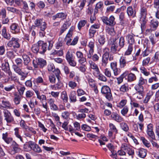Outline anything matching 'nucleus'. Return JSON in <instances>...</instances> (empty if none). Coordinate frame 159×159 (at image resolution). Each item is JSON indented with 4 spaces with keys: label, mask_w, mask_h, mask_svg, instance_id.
I'll return each mask as SVG.
<instances>
[{
    "label": "nucleus",
    "mask_w": 159,
    "mask_h": 159,
    "mask_svg": "<svg viewBox=\"0 0 159 159\" xmlns=\"http://www.w3.org/2000/svg\"><path fill=\"white\" fill-rule=\"evenodd\" d=\"M53 43V42L52 41H49L46 43H44L41 41H39L37 43L33 45L31 50L34 53L43 54L47 49L50 50L52 49Z\"/></svg>",
    "instance_id": "nucleus-1"
},
{
    "label": "nucleus",
    "mask_w": 159,
    "mask_h": 159,
    "mask_svg": "<svg viewBox=\"0 0 159 159\" xmlns=\"http://www.w3.org/2000/svg\"><path fill=\"white\" fill-rule=\"evenodd\" d=\"M34 24L36 27H39L40 29L39 35L41 37L44 36L45 32V30L47 28V24L45 21L41 19H36L34 21Z\"/></svg>",
    "instance_id": "nucleus-2"
},
{
    "label": "nucleus",
    "mask_w": 159,
    "mask_h": 159,
    "mask_svg": "<svg viewBox=\"0 0 159 159\" xmlns=\"http://www.w3.org/2000/svg\"><path fill=\"white\" fill-rule=\"evenodd\" d=\"M103 52L104 53L102 57L101 66L103 67H106L108 63L109 56V49L107 48H106L104 49Z\"/></svg>",
    "instance_id": "nucleus-3"
},
{
    "label": "nucleus",
    "mask_w": 159,
    "mask_h": 159,
    "mask_svg": "<svg viewBox=\"0 0 159 159\" xmlns=\"http://www.w3.org/2000/svg\"><path fill=\"white\" fill-rule=\"evenodd\" d=\"M101 93L104 94L106 98L109 100L112 99V94L110 88L107 86H103L101 89Z\"/></svg>",
    "instance_id": "nucleus-4"
},
{
    "label": "nucleus",
    "mask_w": 159,
    "mask_h": 159,
    "mask_svg": "<svg viewBox=\"0 0 159 159\" xmlns=\"http://www.w3.org/2000/svg\"><path fill=\"white\" fill-rule=\"evenodd\" d=\"M90 66L91 68V70L92 72L93 75L94 76H97L100 71L98 65L92 61H89Z\"/></svg>",
    "instance_id": "nucleus-5"
},
{
    "label": "nucleus",
    "mask_w": 159,
    "mask_h": 159,
    "mask_svg": "<svg viewBox=\"0 0 159 159\" xmlns=\"http://www.w3.org/2000/svg\"><path fill=\"white\" fill-rule=\"evenodd\" d=\"M102 20L103 22L107 25L113 26L116 24V22L114 21L115 18L113 16H111L109 18L103 16Z\"/></svg>",
    "instance_id": "nucleus-6"
},
{
    "label": "nucleus",
    "mask_w": 159,
    "mask_h": 159,
    "mask_svg": "<svg viewBox=\"0 0 159 159\" xmlns=\"http://www.w3.org/2000/svg\"><path fill=\"white\" fill-rule=\"evenodd\" d=\"M3 113L4 120L7 123H10L14 121V117L8 110H4Z\"/></svg>",
    "instance_id": "nucleus-7"
},
{
    "label": "nucleus",
    "mask_w": 159,
    "mask_h": 159,
    "mask_svg": "<svg viewBox=\"0 0 159 159\" xmlns=\"http://www.w3.org/2000/svg\"><path fill=\"white\" fill-rule=\"evenodd\" d=\"M117 39L116 38H113L111 40L110 44H111V51L113 53H116L117 51H119L118 50L119 48L118 46L117 42H116Z\"/></svg>",
    "instance_id": "nucleus-8"
},
{
    "label": "nucleus",
    "mask_w": 159,
    "mask_h": 159,
    "mask_svg": "<svg viewBox=\"0 0 159 159\" xmlns=\"http://www.w3.org/2000/svg\"><path fill=\"white\" fill-rule=\"evenodd\" d=\"M7 45L9 47L12 46L14 48H19L20 47L18 39L14 38H12L11 40L7 43Z\"/></svg>",
    "instance_id": "nucleus-9"
},
{
    "label": "nucleus",
    "mask_w": 159,
    "mask_h": 159,
    "mask_svg": "<svg viewBox=\"0 0 159 159\" xmlns=\"http://www.w3.org/2000/svg\"><path fill=\"white\" fill-rule=\"evenodd\" d=\"M121 148L123 149L126 151L129 155H133L134 154V150L131 147L127 144L125 143L122 144Z\"/></svg>",
    "instance_id": "nucleus-10"
},
{
    "label": "nucleus",
    "mask_w": 159,
    "mask_h": 159,
    "mask_svg": "<svg viewBox=\"0 0 159 159\" xmlns=\"http://www.w3.org/2000/svg\"><path fill=\"white\" fill-rule=\"evenodd\" d=\"M34 143V142L31 141L26 142L23 145L24 150L26 152L30 151L32 150Z\"/></svg>",
    "instance_id": "nucleus-11"
},
{
    "label": "nucleus",
    "mask_w": 159,
    "mask_h": 159,
    "mask_svg": "<svg viewBox=\"0 0 159 159\" xmlns=\"http://www.w3.org/2000/svg\"><path fill=\"white\" fill-rule=\"evenodd\" d=\"M111 117L112 120L118 122H121L124 120L123 118L121 116L116 112H112Z\"/></svg>",
    "instance_id": "nucleus-12"
},
{
    "label": "nucleus",
    "mask_w": 159,
    "mask_h": 159,
    "mask_svg": "<svg viewBox=\"0 0 159 159\" xmlns=\"http://www.w3.org/2000/svg\"><path fill=\"white\" fill-rule=\"evenodd\" d=\"M1 68L2 70L7 73V74L11 73L9 65L7 61H5L2 64Z\"/></svg>",
    "instance_id": "nucleus-13"
},
{
    "label": "nucleus",
    "mask_w": 159,
    "mask_h": 159,
    "mask_svg": "<svg viewBox=\"0 0 159 159\" xmlns=\"http://www.w3.org/2000/svg\"><path fill=\"white\" fill-rule=\"evenodd\" d=\"M127 14L129 17L134 18L136 16V11L133 10L131 6L128 7L127 9Z\"/></svg>",
    "instance_id": "nucleus-14"
},
{
    "label": "nucleus",
    "mask_w": 159,
    "mask_h": 159,
    "mask_svg": "<svg viewBox=\"0 0 159 159\" xmlns=\"http://www.w3.org/2000/svg\"><path fill=\"white\" fill-rule=\"evenodd\" d=\"M66 16L67 14L66 13L61 12L58 13L56 15L53 16L52 19L54 20H55L57 18L61 19V20H63L66 18Z\"/></svg>",
    "instance_id": "nucleus-15"
},
{
    "label": "nucleus",
    "mask_w": 159,
    "mask_h": 159,
    "mask_svg": "<svg viewBox=\"0 0 159 159\" xmlns=\"http://www.w3.org/2000/svg\"><path fill=\"white\" fill-rule=\"evenodd\" d=\"M12 149L11 152L13 154L19 152L20 148L19 147V145L16 142H14L12 145Z\"/></svg>",
    "instance_id": "nucleus-16"
},
{
    "label": "nucleus",
    "mask_w": 159,
    "mask_h": 159,
    "mask_svg": "<svg viewBox=\"0 0 159 159\" xmlns=\"http://www.w3.org/2000/svg\"><path fill=\"white\" fill-rule=\"evenodd\" d=\"M128 63L123 57H121L119 60L120 67V68H124Z\"/></svg>",
    "instance_id": "nucleus-17"
},
{
    "label": "nucleus",
    "mask_w": 159,
    "mask_h": 159,
    "mask_svg": "<svg viewBox=\"0 0 159 159\" xmlns=\"http://www.w3.org/2000/svg\"><path fill=\"white\" fill-rule=\"evenodd\" d=\"M2 139L7 144L10 143L12 141V138L8 137V134L7 132L2 134Z\"/></svg>",
    "instance_id": "nucleus-18"
},
{
    "label": "nucleus",
    "mask_w": 159,
    "mask_h": 159,
    "mask_svg": "<svg viewBox=\"0 0 159 159\" xmlns=\"http://www.w3.org/2000/svg\"><path fill=\"white\" fill-rule=\"evenodd\" d=\"M23 63L25 65L28 66L31 61L30 57L26 54L22 55Z\"/></svg>",
    "instance_id": "nucleus-19"
},
{
    "label": "nucleus",
    "mask_w": 159,
    "mask_h": 159,
    "mask_svg": "<svg viewBox=\"0 0 159 159\" xmlns=\"http://www.w3.org/2000/svg\"><path fill=\"white\" fill-rule=\"evenodd\" d=\"M14 101L15 104L16 105L19 104L20 102L22 96L16 93H14Z\"/></svg>",
    "instance_id": "nucleus-20"
},
{
    "label": "nucleus",
    "mask_w": 159,
    "mask_h": 159,
    "mask_svg": "<svg viewBox=\"0 0 159 159\" xmlns=\"http://www.w3.org/2000/svg\"><path fill=\"white\" fill-rule=\"evenodd\" d=\"M103 3L102 2H99L97 3L95 6L94 10V14H96L98 13V9L102 10L103 7Z\"/></svg>",
    "instance_id": "nucleus-21"
},
{
    "label": "nucleus",
    "mask_w": 159,
    "mask_h": 159,
    "mask_svg": "<svg viewBox=\"0 0 159 159\" xmlns=\"http://www.w3.org/2000/svg\"><path fill=\"white\" fill-rule=\"evenodd\" d=\"M158 20L155 19H153L151 20L150 26L153 30H155L157 28L158 25Z\"/></svg>",
    "instance_id": "nucleus-22"
},
{
    "label": "nucleus",
    "mask_w": 159,
    "mask_h": 159,
    "mask_svg": "<svg viewBox=\"0 0 159 159\" xmlns=\"http://www.w3.org/2000/svg\"><path fill=\"white\" fill-rule=\"evenodd\" d=\"M37 63L38 66L40 68H43L46 64V61L42 58H39L38 59Z\"/></svg>",
    "instance_id": "nucleus-23"
},
{
    "label": "nucleus",
    "mask_w": 159,
    "mask_h": 159,
    "mask_svg": "<svg viewBox=\"0 0 159 159\" xmlns=\"http://www.w3.org/2000/svg\"><path fill=\"white\" fill-rule=\"evenodd\" d=\"M134 89L136 91V93H137L141 94L142 93H144L143 87L142 85H140L138 84L135 86Z\"/></svg>",
    "instance_id": "nucleus-24"
},
{
    "label": "nucleus",
    "mask_w": 159,
    "mask_h": 159,
    "mask_svg": "<svg viewBox=\"0 0 159 159\" xmlns=\"http://www.w3.org/2000/svg\"><path fill=\"white\" fill-rule=\"evenodd\" d=\"M69 98L71 102H75L76 101V93L75 91H72L69 95Z\"/></svg>",
    "instance_id": "nucleus-25"
},
{
    "label": "nucleus",
    "mask_w": 159,
    "mask_h": 159,
    "mask_svg": "<svg viewBox=\"0 0 159 159\" xmlns=\"http://www.w3.org/2000/svg\"><path fill=\"white\" fill-rule=\"evenodd\" d=\"M126 38L127 40L129 45H132L134 43V39L132 35L128 34L126 36Z\"/></svg>",
    "instance_id": "nucleus-26"
},
{
    "label": "nucleus",
    "mask_w": 159,
    "mask_h": 159,
    "mask_svg": "<svg viewBox=\"0 0 159 159\" xmlns=\"http://www.w3.org/2000/svg\"><path fill=\"white\" fill-rule=\"evenodd\" d=\"M66 58L67 61L74 58L73 52L71 50H68L66 54Z\"/></svg>",
    "instance_id": "nucleus-27"
},
{
    "label": "nucleus",
    "mask_w": 159,
    "mask_h": 159,
    "mask_svg": "<svg viewBox=\"0 0 159 159\" xmlns=\"http://www.w3.org/2000/svg\"><path fill=\"white\" fill-rule=\"evenodd\" d=\"M125 42V40L123 36L121 37L120 38L119 40V51H120V49L124 47Z\"/></svg>",
    "instance_id": "nucleus-28"
},
{
    "label": "nucleus",
    "mask_w": 159,
    "mask_h": 159,
    "mask_svg": "<svg viewBox=\"0 0 159 159\" xmlns=\"http://www.w3.org/2000/svg\"><path fill=\"white\" fill-rule=\"evenodd\" d=\"M147 151L143 148L140 149L139 150L138 155L142 158H144L146 156Z\"/></svg>",
    "instance_id": "nucleus-29"
},
{
    "label": "nucleus",
    "mask_w": 159,
    "mask_h": 159,
    "mask_svg": "<svg viewBox=\"0 0 159 159\" xmlns=\"http://www.w3.org/2000/svg\"><path fill=\"white\" fill-rule=\"evenodd\" d=\"M2 34L3 37L7 39H9L10 38V35L9 34L7 33L5 27H4L2 29Z\"/></svg>",
    "instance_id": "nucleus-30"
},
{
    "label": "nucleus",
    "mask_w": 159,
    "mask_h": 159,
    "mask_svg": "<svg viewBox=\"0 0 159 159\" xmlns=\"http://www.w3.org/2000/svg\"><path fill=\"white\" fill-rule=\"evenodd\" d=\"M136 78V76L134 74L132 73H130L128 75L127 81L129 82H131L135 80Z\"/></svg>",
    "instance_id": "nucleus-31"
},
{
    "label": "nucleus",
    "mask_w": 159,
    "mask_h": 159,
    "mask_svg": "<svg viewBox=\"0 0 159 159\" xmlns=\"http://www.w3.org/2000/svg\"><path fill=\"white\" fill-rule=\"evenodd\" d=\"M32 150L37 153H40L42 152V150L38 144L35 143H34Z\"/></svg>",
    "instance_id": "nucleus-32"
},
{
    "label": "nucleus",
    "mask_w": 159,
    "mask_h": 159,
    "mask_svg": "<svg viewBox=\"0 0 159 159\" xmlns=\"http://www.w3.org/2000/svg\"><path fill=\"white\" fill-rule=\"evenodd\" d=\"M120 90L121 92H125L129 90V86L127 84H125L121 86L120 88Z\"/></svg>",
    "instance_id": "nucleus-33"
},
{
    "label": "nucleus",
    "mask_w": 159,
    "mask_h": 159,
    "mask_svg": "<svg viewBox=\"0 0 159 159\" xmlns=\"http://www.w3.org/2000/svg\"><path fill=\"white\" fill-rule=\"evenodd\" d=\"M61 98L64 102H66L68 101V98L66 92L63 91L62 92L61 95Z\"/></svg>",
    "instance_id": "nucleus-34"
},
{
    "label": "nucleus",
    "mask_w": 159,
    "mask_h": 159,
    "mask_svg": "<svg viewBox=\"0 0 159 159\" xmlns=\"http://www.w3.org/2000/svg\"><path fill=\"white\" fill-rule=\"evenodd\" d=\"M147 80L146 79H144L143 77L141 76L140 77L138 81V84L142 85L145 84H147Z\"/></svg>",
    "instance_id": "nucleus-35"
},
{
    "label": "nucleus",
    "mask_w": 159,
    "mask_h": 159,
    "mask_svg": "<svg viewBox=\"0 0 159 159\" xmlns=\"http://www.w3.org/2000/svg\"><path fill=\"white\" fill-rule=\"evenodd\" d=\"M106 32L111 35H114L115 33L114 28H110L108 27L106 28Z\"/></svg>",
    "instance_id": "nucleus-36"
},
{
    "label": "nucleus",
    "mask_w": 159,
    "mask_h": 159,
    "mask_svg": "<svg viewBox=\"0 0 159 159\" xmlns=\"http://www.w3.org/2000/svg\"><path fill=\"white\" fill-rule=\"evenodd\" d=\"M122 129L125 131H127L129 129V126L125 122H122L120 124Z\"/></svg>",
    "instance_id": "nucleus-37"
},
{
    "label": "nucleus",
    "mask_w": 159,
    "mask_h": 159,
    "mask_svg": "<svg viewBox=\"0 0 159 159\" xmlns=\"http://www.w3.org/2000/svg\"><path fill=\"white\" fill-rule=\"evenodd\" d=\"M98 41L101 45H103L105 42L104 35H100L98 38Z\"/></svg>",
    "instance_id": "nucleus-38"
},
{
    "label": "nucleus",
    "mask_w": 159,
    "mask_h": 159,
    "mask_svg": "<svg viewBox=\"0 0 159 159\" xmlns=\"http://www.w3.org/2000/svg\"><path fill=\"white\" fill-rule=\"evenodd\" d=\"M140 70L141 72L146 76H148L150 74V72L147 71V69L143 66L140 68Z\"/></svg>",
    "instance_id": "nucleus-39"
},
{
    "label": "nucleus",
    "mask_w": 159,
    "mask_h": 159,
    "mask_svg": "<svg viewBox=\"0 0 159 159\" xmlns=\"http://www.w3.org/2000/svg\"><path fill=\"white\" fill-rule=\"evenodd\" d=\"M2 103L3 106L0 105V108L1 109H2L3 108L9 107L11 105L10 102L8 101H3L2 102Z\"/></svg>",
    "instance_id": "nucleus-40"
},
{
    "label": "nucleus",
    "mask_w": 159,
    "mask_h": 159,
    "mask_svg": "<svg viewBox=\"0 0 159 159\" xmlns=\"http://www.w3.org/2000/svg\"><path fill=\"white\" fill-rule=\"evenodd\" d=\"M153 93L152 92H149L147 94L146 97L144 100V102L145 103H147L148 102L152 96L153 95Z\"/></svg>",
    "instance_id": "nucleus-41"
},
{
    "label": "nucleus",
    "mask_w": 159,
    "mask_h": 159,
    "mask_svg": "<svg viewBox=\"0 0 159 159\" xmlns=\"http://www.w3.org/2000/svg\"><path fill=\"white\" fill-rule=\"evenodd\" d=\"M141 140L142 141L143 144L148 148L151 145L149 142L143 137L141 138Z\"/></svg>",
    "instance_id": "nucleus-42"
},
{
    "label": "nucleus",
    "mask_w": 159,
    "mask_h": 159,
    "mask_svg": "<svg viewBox=\"0 0 159 159\" xmlns=\"http://www.w3.org/2000/svg\"><path fill=\"white\" fill-rule=\"evenodd\" d=\"M58 82L56 84L54 85H51V87H55V88L56 89H59L61 88L63 86V84L61 82L60 80V79H59V80H58Z\"/></svg>",
    "instance_id": "nucleus-43"
},
{
    "label": "nucleus",
    "mask_w": 159,
    "mask_h": 159,
    "mask_svg": "<svg viewBox=\"0 0 159 159\" xmlns=\"http://www.w3.org/2000/svg\"><path fill=\"white\" fill-rule=\"evenodd\" d=\"M22 5L23 6V9L25 10V11H27L29 9L28 7V0H27L26 1H22Z\"/></svg>",
    "instance_id": "nucleus-44"
},
{
    "label": "nucleus",
    "mask_w": 159,
    "mask_h": 159,
    "mask_svg": "<svg viewBox=\"0 0 159 159\" xmlns=\"http://www.w3.org/2000/svg\"><path fill=\"white\" fill-rule=\"evenodd\" d=\"M133 47L131 45H129L128 48L125 52V55H128L130 54L133 50Z\"/></svg>",
    "instance_id": "nucleus-45"
},
{
    "label": "nucleus",
    "mask_w": 159,
    "mask_h": 159,
    "mask_svg": "<svg viewBox=\"0 0 159 159\" xmlns=\"http://www.w3.org/2000/svg\"><path fill=\"white\" fill-rule=\"evenodd\" d=\"M140 14L141 16H146L147 11L145 7H143L141 8Z\"/></svg>",
    "instance_id": "nucleus-46"
},
{
    "label": "nucleus",
    "mask_w": 159,
    "mask_h": 159,
    "mask_svg": "<svg viewBox=\"0 0 159 159\" xmlns=\"http://www.w3.org/2000/svg\"><path fill=\"white\" fill-rule=\"evenodd\" d=\"M95 76L98 77V79L101 81L104 82H106L107 81L106 77L102 74H101L100 73H99L98 75Z\"/></svg>",
    "instance_id": "nucleus-47"
},
{
    "label": "nucleus",
    "mask_w": 159,
    "mask_h": 159,
    "mask_svg": "<svg viewBox=\"0 0 159 159\" xmlns=\"http://www.w3.org/2000/svg\"><path fill=\"white\" fill-rule=\"evenodd\" d=\"M63 54V52L62 50L58 51L55 50L54 52L52 53V55H56L58 56H62Z\"/></svg>",
    "instance_id": "nucleus-48"
},
{
    "label": "nucleus",
    "mask_w": 159,
    "mask_h": 159,
    "mask_svg": "<svg viewBox=\"0 0 159 159\" xmlns=\"http://www.w3.org/2000/svg\"><path fill=\"white\" fill-rule=\"evenodd\" d=\"M109 126L111 131L116 134L117 133V130L114 125L112 123H110Z\"/></svg>",
    "instance_id": "nucleus-49"
},
{
    "label": "nucleus",
    "mask_w": 159,
    "mask_h": 159,
    "mask_svg": "<svg viewBox=\"0 0 159 159\" xmlns=\"http://www.w3.org/2000/svg\"><path fill=\"white\" fill-rule=\"evenodd\" d=\"M86 22V21L85 20H83L79 22L78 25V29L80 30L82 27L84 26Z\"/></svg>",
    "instance_id": "nucleus-50"
},
{
    "label": "nucleus",
    "mask_w": 159,
    "mask_h": 159,
    "mask_svg": "<svg viewBox=\"0 0 159 159\" xmlns=\"http://www.w3.org/2000/svg\"><path fill=\"white\" fill-rule=\"evenodd\" d=\"M28 6L30 8L31 10L34 11L35 9V4L32 2L28 0Z\"/></svg>",
    "instance_id": "nucleus-51"
},
{
    "label": "nucleus",
    "mask_w": 159,
    "mask_h": 159,
    "mask_svg": "<svg viewBox=\"0 0 159 159\" xmlns=\"http://www.w3.org/2000/svg\"><path fill=\"white\" fill-rule=\"evenodd\" d=\"M55 76L54 75H50L49 76V80L50 82L52 84L55 83L56 82Z\"/></svg>",
    "instance_id": "nucleus-52"
},
{
    "label": "nucleus",
    "mask_w": 159,
    "mask_h": 159,
    "mask_svg": "<svg viewBox=\"0 0 159 159\" xmlns=\"http://www.w3.org/2000/svg\"><path fill=\"white\" fill-rule=\"evenodd\" d=\"M129 108L127 106H125L121 110V113L123 116H125L128 113Z\"/></svg>",
    "instance_id": "nucleus-53"
},
{
    "label": "nucleus",
    "mask_w": 159,
    "mask_h": 159,
    "mask_svg": "<svg viewBox=\"0 0 159 159\" xmlns=\"http://www.w3.org/2000/svg\"><path fill=\"white\" fill-rule=\"evenodd\" d=\"M7 56L10 59H13L15 57V55L13 52L9 51L7 52Z\"/></svg>",
    "instance_id": "nucleus-54"
},
{
    "label": "nucleus",
    "mask_w": 159,
    "mask_h": 159,
    "mask_svg": "<svg viewBox=\"0 0 159 159\" xmlns=\"http://www.w3.org/2000/svg\"><path fill=\"white\" fill-rule=\"evenodd\" d=\"M148 135L152 139H155V136L153 130H147Z\"/></svg>",
    "instance_id": "nucleus-55"
},
{
    "label": "nucleus",
    "mask_w": 159,
    "mask_h": 159,
    "mask_svg": "<svg viewBox=\"0 0 159 159\" xmlns=\"http://www.w3.org/2000/svg\"><path fill=\"white\" fill-rule=\"evenodd\" d=\"M20 126L23 128L25 129H27L28 126L26 125L25 123V121L23 120H20Z\"/></svg>",
    "instance_id": "nucleus-56"
},
{
    "label": "nucleus",
    "mask_w": 159,
    "mask_h": 159,
    "mask_svg": "<svg viewBox=\"0 0 159 159\" xmlns=\"http://www.w3.org/2000/svg\"><path fill=\"white\" fill-rule=\"evenodd\" d=\"M50 120V123H51V126L53 129V132L54 133L56 134H57L58 133V131L57 129V128L55 127V125L54 124L53 122L51 120Z\"/></svg>",
    "instance_id": "nucleus-57"
},
{
    "label": "nucleus",
    "mask_w": 159,
    "mask_h": 159,
    "mask_svg": "<svg viewBox=\"0 0 159 159\" xmlns=\"http://www.w3.org/2000/svg\"><path fill=\"white\" fill-rule=\"evenodd\" d=\"M94 50L89 49L87 53V57L88 58L91 59L93 55Z\"/></svg>",
    "instance_id": "nucleus-58"
},
{
    "label": "nucleus",
    "mask_w": 159,
    "mask_h": 159,
    "mask_svg": "<svg viewBox=\"0 0 159 159\" xmlns=\"http://www.w3.org/2000/svg\"><path fill=\"white\" fill-rule=\"evenodd\" d=\"M13 68L14 70L18 74L22 71L21 69L16 65H13Z\"/></svg>",
    "instance_id": "nucleus-59"
},
{
    "label": "nucleus",
    "mask_w": 159,
    "mask_h": 159,
    "mask_svg": "<svg viewBox=\"0 0 159 159\" xmlns=\"http://www.w3.org/2000/svg\"><path fill=\"white\" fill-rule=\"evenodd\" d=\"M68 85L72 89H74L77 86V84L73 81H70L68 83Z\"/></svg>",
    "instance_id": "nucleus-60"
},
{
    "label": "nucleus",
    "mask_w": 159,
    "mask_h": 159,
    "mask_svg": "<svg viewBox=\"0 0 159 159\" xmlns=\"http://www.w3.org/2000/svg\"><path fill=\"white\" fill-rule=\"evenodd\" d=\"M70 65L74 67L76 65V62L74 59V58L67 61Z\"/></svg>",
    "instance_id": "nucleus-61"
},
{
    "label": "nucleus",
    "mask_w": 159,
    "mask_h": 159,
    "mask_svg": "<svg viewBox=\"0 0 159 159\" xmlns=\"http://www.w3.org/2000/svg\"><path fill=\"white\" fill-rule=\"evenodd\" d=\"M96 31L95 30L93 29L92 28H90L89 31L90 36L91 37H93Z\"/></svg>",
    "instance_id": "nucleus-62"
},
{
    "label": "nucleus",
    "mask_w": 159,
    "mask_h": 159,
    "mask_svg": "<svg viewBox=\"0 0 159 159\" xmlns=\"http://www.w3.org/2000/svg\"><path fill=\"white\" fill-rule=\"evenodd\" d=\"M37 98L40 100L41 102L46 100V96L44 95H40V94L37 97Z\"/></svg>",
    "instance_id": "nucleus-63"
},
{
    "label": "nucleus",
    "mask_w": 159,
    "mask_h": 159,
    "mask_svg": "<svg viewBox=\"0 0 159 159\" xmlns=\"http://www.w3.org/2000/svg\"><path fill=\"white\" fill-rule=\"evenodd\" d=\"M70 115L68 111H64L62 113L61 116L62 117L65 119H67L69 117Z\"/></svg>",
    "instance_id": "nucleus-64"
}]
</instances>
